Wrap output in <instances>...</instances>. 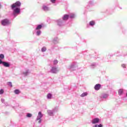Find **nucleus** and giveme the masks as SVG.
<instances>
[{"label": "nucleus", "instance_id": "f257e3e1", "mask_svg": "<svg viewBox=\"0 0 127 127\" xmlns=\"http://www.w3.org/2000/svg\"><path fill=\"white\" fill-rule=\"evenodd\" d=\"M21 6V2L19 1H17L11 5V8L12 11V15L14 17H16L20 14V6Z\"/></svg>", "mask_w": 127, "mask_h": 127}, {"label": "nucleus", "instance_id": "f03ea898", "mask_svg": "<svg viewBox=\"0 0 127 127\" xmlns=\"http://www.w3.org/2000/svg\"><path fill=\"white\" fill-rule=\"evenodd\" d=\"M0 23L2 26H8L11 23L8 19H4L1 20Z\"/></svg>", "mask_w": 127, "mask_h": 127}, {"label": "nucleus", "instance_id": "7ed1b4c3", "mask_svg": "<svg viewBox=\"0 0 127 127\" xmlns=\"http://www.w3.org/2000/svg\"><path fill=\"white\" fill-rule=\"evenodd\" d=\"M56 22L58 26H63V25H65V24H66V23L62 19H59L57 20Z\"/></svg>", "mask_w": 127, "mask_h": 127}, {"label": "nucleus", "instance_id": "20e7f679", "mask_svg": "<svg viewBox=\"0 0 127 127\" xmlns=\"http://www.w3.org/2000/svg\"><path fill=\"white\" fill-rule=\"evenodd\" d=\"M43 117V114L41 113V112H39L38 113V116L37 117L36 121H39L38 124H41V122H42V120H41V118Z\"/></svg>", "mask_w": 127, "mask_h": 127}, {"label": "nucleus", "instance_id": "39448f33", "mask_svg": "<svg viewBox=\"0 0 127 127\" xmlns=\"http://www.w3.org/2000/svg\"><path fill=\"white\" fill-rule=\"evenodd\" d=\"M51 73L53 74H56V73H58L59 72V69L56 66H52L50 70Z\"/></svg>", "mask_w": 127, "mask_h": 127}, {"label": "nucleus", "instance_id": "423d86ee", "mask_svg": "<svg viewBox=\"0 0 127 127\" xmlns=\"http://www.w3.org/2000/svg\"><path fill=\"white\" fill-rule=\"evenodd\" d=\"M2 64L4 67H10V64H9V63L6 62H3L0 59V65Z\"/></svg>", "mask_w": 127, "mask_h": 127}, {"label": "nucleus", "instance_id": "0eeeda50", "mask_svg": "<svg viewBox=\"0 0 127 127\" xmlns=\"http://www.w3.org/2000/svg\"><path fill=\"white\" fill-rule=\"evenodd\" d=\"M100 98L101 101H104V100H107L109 98V95L106 93H102L100 95Z\"/></svg>", "mask_w": 127, "mask_h": 127}, {"label": "nucleus", "instance_id": "6e6552de", "mask_svg": "<svg viewBox=\"0 0 127 127\" xmlns=\"http://www.w3.org/2000/svg\"><path fill=\"white\" fill-rule=\"evenodd\" d=\"M100 122H101V120L98 118H94L91 120V123L93 125H97V124H99Z\"/></svg>", "mask_w": 127, "mask_h": 127}, {"label": "nucleus", "instance_id": "1a4fd4ad", "mask_svg": "<svg viewBox=\"0 0 127 127\" xmlns=\"http://www.w3.org/2000/svg\"><path fill=\"white\" fill-rule=\"evenodd\" d=\"M68 19H69V15L64 14L63 16V18L62 19L66 23V20H68Z\"/></svg>", "mask_w": 127, "mask_h": 127}, {"label": "nucleus", "instance_id": "9d476101", "mask_svg": "<svg viewBox=\"0 0 127 127\" xmlns=\"http://www.w3.org/2000/svg\"><path fill=\"white\" fill-rule=\"evenodd\" d=\"M42 9L44 10V11H48L50 10V8L46 6V5H43Z\"/></svg>", "mask_w": 127, "mask_h": 127}, {"label": "nucleus", "instance_id": "9b49d317", "mask_svg": "<svg viewBox=\"0 0 127 127\" xmlns=\"http://www.w3.org/2000/svg\"><path fill=\"white\" fill-rule=\"evenodd\" d=\"M29 74H30V70H29V69H26L23 72V74L24 76H27Z\"/></svg>", "mask_w": 127, "mask_h": 127}, {"label": "nucleus", "instance_id": "f8f14e48", "mask_svg": "<svg viewBox=\"0 0 127 127\" xmlns=\"http://www.w3.org/2000/svg\"><path fill=\"white\" fill-rule=\"evenodd\" d=\"M94 89L96 91H99L100 89H101V84H97L94 86Z\"/></svg>", "mask_w": 127, "mask_h": 127}, {"label": "nucleus", "instance_id": "ddd939ff", "mask_svg": "<svg viewBox=\"0 0 127 127\" xmlns=\"http://www.w3.org/2000/svg\"><path fill=\"white\" fill-rule=\"evenodd\" d=\"M47 113L49 115V116H51V117H52L54 115V112L53 110H48Z\"/></svg>", "mask_w": 127, "mask_h": 127}, {"label": "nucleus", "instance_id": "4468645a", "mask_svg": "<svg viewBox=\"0 0 127 127\" xmlns=\"http://www.w3.org/2000/svg\"><path fill=\"white\" fill-rule=\"evenodd\" d=\"M59 42V40L58 39V38H55L53 40V43L54 44H57Z\"/></svg>", "mask_w": 127, "mask_h": 127}, {"label": "nucleus", "instance_id": "2eb2a0df", "mask_svg": "<svg viewBox=\"0 0 127 127\" xmlns=\"http://www.w3.org/2000/svg\"><path fill=\"white\" fill-rule=\"evenodd\" d=\"M118 94L119 96H122L123 94H124V89H120L118 91Z\"/></svg>", "mask_w": 127, "mask_h": 127}, {"label": "nucleus", "instance_id": "dca6fc26", "mask_svg": "<svg viewBox=\"0 0 127 127\" xmlns=\"http://www.w3.org/2000/svg\"><path fill=\"white\" fill-rule=\"evenodd\" d=\"M36 34L37 36H40V35H41V30H36Z\"/></svg>", "mask_w": 127, "mask_h": 127}, {"label": "nucleus", "instance_id": "f3484780", "mask_svg": "<svg viewBox=\"0 0 127 127\" xmlns=\"http://www.w3.org/2000/svg\"><path fill=\"white\" fill-rule=\"evenodd\" d=\"M42 28V25H38L36 28V30H40Z\"/></svg>", "mask_w": 127, "mask_h": 127}, {"label": "nucleus", "instance_id": "a211bd4d", "mask_svg": "<svg viewBox=\"0 0 127 127\" xmlns=\"http://www.w3.org/2000/svg\"><path fill=\"white\" fill-rule=\"evenodd\" d=\"M14 93L16 95H18V94H20V91L18 89H15L14 90Z\"/></svg>", "mask_w": 127, "mask_h": 127}, {"label": "nucleus", "instance_id": "6ab92c4d", "mask_svg": "<svg viewBox=\"0 0 127 127\" xmlns=\"http://www.w3.org/2000/svg\"><path fill=\"white\" fill-rule=\"evenodd\" d=\"M47 98L49 100H50V99H52V94L51 93L48 94V95L47 96Z\"/></svg>", "mask_w": 127, "mask_h": 127}, {"label": "nucleus", "instance_id": "aec40b11", "mask_svg": "<svg viewBox=\"0 0 127 127\" xmlns=\"http://www.w3.org/2000/svg\"><path fill=\"white\" fill-rule=\"evenodd\" d=\"M68 16L70 18H75V16L74 13L69 14H68Z\"/></svg>", "mask_w": 127, "mask_h": 127}, {"label": "nucleus", "instance_id": "412c9836", "mask_svg": "<svg viewBox=\"0 0 127 127\" xmlns=\"http://www.w3.org/2000/svg\"><path fill=\"white\" fill-rule=\"evenodd\" d=\"M95 24V21H91L89 22V25H90V26H94Z\"/></svg>", "mask_w": 127, "mask_h": 127}, {"label": "nucleus", "instance_id": "4be33fe9", "mask_svg": "<svg viewBox=\"0 0 127 127\" xmlns=\"http://www.w3.org/2000/svg\"><path fill=\"white\" fill-rule=\"evenodd\" d=\"M58 109L59 107L57 106L53 109V111L54 112V113H56V112H58Z\"/></svg>", "mask_w": 127, "mask_h": 127}, {"label": "nucleus", "instance_id": "5701e85b", "mask_svg": "<svg viewBox=\"0 0 127 127\" xmlns=\"http://www.w3.org/2000/svg\"><path fill=\"white\" fill-rule=\"evenodd\" d=\"M87 95H88V93L84 92V93H83L82 94H81L80 97L83 98V97H86Z\"/></svg>", "mask_w": 127, "mask_h": 127}, {"label": "nucleus", "instance_id": "b1692460", "mask_svg": "<svg viewBox=\"0 0 127 127\" xmlns=\"http://www.w3.org/2000/svg\"><path fill=\"white\" fill-rule=\"evenodd\" d=\"M103 127L104 126L102 124H99V125L95 124L94 126H93V127Z\"/></svg>", "mask_w": 127, "mask_h": 127}, {"label": "nucleus", "instance_id": "393cba45", "mask_svg": "<svg viewBox=\"0 0 127 127\" xmlns=\"http://www.w3.org/2000/svg\"><path fill=\"white\" fill-rule=\"evenodd\" d=\"M46 50H47V49L46 47H43L41 49V51H42V52H45V51H46Z\"/></svg>", "mask_w": 127, "mask_h": 127}, {"label": "nucleus", "instance_id": "a878e982", "mask_svg": "<svg viewBox=\"0 0 127 127\" xmlns=\"http://www.w3.org/2000/svg\"><path fill=\"white\" fill-rule=\"evenodd\" d=\"M26 117V118H31L32 117V115L31 113H27Z\"/></svg>", "mask_w": 127, "mask_h": 127}, {"label": "nucleus", "instance_id": "bb28decb", "mask_svg": "<svg viewBox=\"0 0 127 127\" xmlns=\"http://www.w3.org/2000/svg\"><path fill=\"white\" fill-rule=\"evenodd\" d=\"M88 4L89 6H91L92 5H94V2L93 1H89L88 2Z\"/></svg>", "mask_w": 127, "mask_h": 127}, {"label": "nucleus", "instance_id": "cd10ccee", "mask_svg": "<svg viewBox=\"0 0 127 127\" xmlns=\"http://www.w3.org/2000/svg\"><path fill=\"white\" fill-rule=\"evenodd\" d=\"M4 59V55L2 54H0V60H2V59Z\"/></svg>", "mask_w": 127, "mask_h": 127}, {"label": "nucleus", "instance_id": "c85d7f7f", "mask_svg": "<svg viewBox=\"0 0 127 127\" xmlns=\"http://www.w3.org/2000/svg\"><path fill=\"white\" fill-rule=\"evenodd\" d=\"M76 65L75 64H72L70 65V68H74L75 66Z\"/></svg>", "mask_w": 127, "mask_h": 127}, {"label": "nucleus", "instance_id": "c756f323", "mask_svg": "<svg viewBox=\"0 0 127 127\" xmlns=\"http://www.w3.org/2000/svg\"><path fill=\"white\" fill-rule=\"evenodd\" d=\"M96 63H93L91 64V66L92 68H94V67H96Z\"/></svg>", "mask_w": 127, "mask_h": 127}, {"label": "nucleus", "instance_id": "7c9ffc66", "mask_svg": "<svg viewBox=\"0 0 127 127\" xmlns=\"http://www.w3.org/2000/svg\"><path fill=\"white\" fill-rule=\"evenodd\" d=\"M4 92V91H3V89L0 90V95H2V94H3Z\"/></svg>", "mask_w": 127, "mask_h": 127}, {"label": "nucleus", "instance_id": "2f4dec72", "mask_svg": "<svg viewBox=\"0 0 127 127\" xmlns=\"http://www.w3.org/2000/svg\"><path fill=\"white\" fill-rule=\"evenodd\" d=\"M58 64V61H57V60H55L54 61V65H56L57 64Z\"/></svg>", "mask_w": 127, "mask_h": 127}, {"label": "nucleus", "instance_id": "473e14b6", "mask_svg": "<svg viewBox=\"0 0 127 127\" xmlns=\"http://www.w3.org/2000/svg\"><path fill=\"white\" fill-rule=\"evenodd\" d=\"M8 85L10 86V87H12V84L11 83V82H8Z\"/></svg>", "mask_w": 127, "mask_h": 127}, {"label": "nucleus", "instance_id": "72a5a7b5", "mask_svg": "<svg viewBox=\"0 0 127 127\" xmlns=\"http://www.w3.org/2000/svg\"><path fill=\"white\" fill-rule=\"evenodd\" d=\"M51 2L52 3H55L56 2V0H51Z\"/></svg>", "mask_w": 127, "mask_h": 127}, {"label": "nucleus", "instance_id": "f704fd0d", "mask_svg": "<svg viewBox=\"0 0 127 127\" xmlns=\"http://www.w3.org/2000/svg\"><path fill=\"white\" fill-rule=\"evenodd\" d=\"M122 67H123V68H126V64H122Z\"/></svg>", "mask_w": 127, "mask_h": 127}, {"label": "nucleus", "instance_id": "c9c22d12", "mask_svg": "<svg viewBox=\"0 0 127 127\" xmlns=\"http://www.w3.org/2000/svg\"><path fill=\"white\" fill-rule=\"evenodd\" d=\"M1 102L2 103H4V99H1Z\"/></svg>", "mask_w": 127, "mask_h": 127}, {"label": "nucleus", "instance_id": "e433bc0d", "mask_svg": "<svg viewBox=\"0 0 127 127\" xmlns=\"http://www.w3.org/2000/svg\"><path fill=\"white\" fill-rule=\"evenodd\" d=\"M1 4H0V6H1Z\"/></svg>", "mask_w": 127, "mask_h": 127}]
</instances>
